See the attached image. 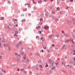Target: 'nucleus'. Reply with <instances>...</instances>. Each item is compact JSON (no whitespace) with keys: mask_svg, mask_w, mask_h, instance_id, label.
Instances as JSON below:
<instances>
[{"mask_svg":"<svg viewBox=\"0 0 75 75\" xmlns=\"http://www.w3.org/2000/svg\"><path fill=\"white\" fill-rule=\"evenodd\" d=\"M46 64L47 65V66H46L45 67H47V66H48V65L47 64V63H46Z\"/></svg>","mask_w":75,"mask_h":75,"instance_id":"nucleus-43","label":"nucleus"},{"mask_svg":"<svg viewBox=\"0 0 75 75\" xmlns=\"http://www.w3.org/2000/svg\"><path fill=\"white\" fill-rule=\"evenodd\" d=\"M26 62H29V60H28V59H26L25 63H26Z\"/></svg>","mask_w":75,"mask_h":75,"instance_id":"nucleus-9","label":"nucleus"},{"mask_svg":"<svg viewBox=\"0 0 75 75\" xmlns=\"http://www.w3.org/2000/svg\"><path fill=\"white\" fill-rule=\"evenodd\" d=\"M51 46L52 47H54L55 45H54V44H53V45H52Z\"/></svg>","mask_w":75,"mask_h":75,"instance_id":"nucleus-36","label":"nucleus"},{"mask_svg":"<svg viewBox=\"0 0 75 75\" xmlns=\"http://www.w3.org/2000/svg\"><path fill=\"white\" fill-rule=\"evenodd\" d=\"M47 52L49 53H50V52H51V51H50V50H47Z\"/></svg>","mask_w":75,"mask_h":75,"instance_id":"nucleus-27","label":"nucleus"},{"mask_svg":"<svg viewBox=\"0 0 75 75\" xmlns=\"http://www.w3.org/2000/svg\"><path fill=\"white\" fill-rule=\"evenodd\" d=\"M20 71H21V72H23L25 71H24V69H21Z\"/></svg>","mask_w":75,"mask_h":75,"instance_id":"nucleus-4","label":"nucleus"},{"mask_svg":"<svg viewBox=\"0 0 75 75\" xmlns=\"http://www.w3.org/2000/svg\"><path fill=\"white\" fill-rule=\"evenodd\" d=\"M25 57H23V59H26V58H27V57H26V55L25 54Z\"/></svg>","mask_w":75,"mask_h":75,"instance_id":"nucleus-13","label":"nucleus"},{"mask_svg":"<svg viewBox=\"0 0 75 75\" xmlns=\"http://www.w3.org/2000/svg\"><path fill=\"white\" fill-rule=\"evenodd\" d=\"M56 65H58V63H56Z\"/></svg>","mask_w":75,"mask_h":75,"instance_id":"nucleus-53","label":"nucleus"},{"mask_svg":"<svg viewBox=\"0 0 75 75\" xmlns=\"http://www.w3.org/2000/svg\"><path fill=\"white\" fill-rule=\"evenodd\" d=\"M39 38V36H37L36 37V38Z\"/></svg>","mask_w":75,"mask_h":75,"instance_id":"nucleus-37","label":"nucleus"},{"mask_svg":"<svg viewBox=\"0 0 75 75\" xmlns=\"http://www.w3.org/2000/svg\"><path fill=\"white\" fill-rule=\"evenodd\" d=\"M73 51H74L73 55H75V50H73Z\"/></svg>","mask_w":75,"mask_h":75,"instance_id":"nucleus-24","label":"nucleus"},{"mask_svg":"<svg viewBox=\"0 0 75 75\" xmlns=\"http://www.w3.org/2000/svg\"><path fill=\"white\" fill-rule=\"evenodd\" d=\"M74 61H75V58H74Z\"/></svg>","mask_w":75,"mask_h":75,"instance_id":"nucleus-64","label":"nucleus"},{"mask_svg":"<svg viewBox=\"0 0 75 75\" xmlns=\"http://www.w3.org/2000/svg\"><path fill=\"white\" fill-rule=\"evenodd\" d=\"M75 22V20L74 19H73V23H74Z\"/></svg>","mask_w":75,"mask_h":75,"instance_id":"nucleus-41","label":"nucleus"},{"mask_svg":"<svg viewBox=\"0 0 75 75\" xmlns=\"http://www.w3.org/2000/svg\"><path fill=\"white\" fill-rule=\"evenodd\" d=\"M4 17H1L0 20H4Z\"/></svg>","mask_w":75,"mask_h":75,"instance_id":"nucleus-10","label":"nucleus"},{"mask_svg":"<svg viewBox=\"0 0 75 75\" xmlns=\"http://www.w3.org/2000/svg\"><path fill=\"white\" fill-rule=\"evenodd\" d=\"M4 46L5 47H7V46H8V45H6L5 44H4Z\"/></svg>","mask_w":75,"mask_h":75,"instance_id":"nucleus-11","label":"nucleus"},{"mask_svg":"<svg viewBox=\"0 0 75 75\" xmlns=\"http://www.w3.org/2000/svg\"><path fill=\"white\" fill-rule=\"evenodd\" d=\"M33 2L34 3V4H36V3L35 2H34V0H33Z\"/></svg>","mask_w":75,"mask_h":75,"instance_id":"nucleus-38","label":"nucleus"},{"mask_svg":"<svg viewBox=\"0 0 75 75\" xmlns=\"http://www.w3.org/2000/svg\"><path fill=\"white\" fill-rule=\"evenodd\" d=\"M71 41H72L73 43H74V42H73V40H71Z\"/></svg>","mask_w":75,"mask_h":75,"instance_id":"nucleus-60","label":"nucleus"},{"mask_svg":"<svg viewBox=\"0 0 75 75\" xmlns=\"http://www.w3.org/2000/svg\"><path fill=\"white\" fill-rule=\"evenodd\" d=\"M40 21L41 22L42 21H43V19H42V18H41L40 19Z\"/></svg>","mask_w":75,"mask_h":75,"instance_id":"nucleus-20","label":"nucleus"},{"mask_svg":"<svg viewBox=\"0 0 75 75\" xmlns=\"http://www.w3.org/2000/svg\"><path fill=\"white\" fill-rule=\"evenodd\" d=\"M39 67H40V68H42V66H41V65L39 66Z\"/></svg>","mask_w":75,"mask_h":75,"instance_id":"nucleus-49","label":"nucleus"},{"mask_svg":"<svg viewBox=\"0 0 75 75\" xmlns=\"http://www.w3.org/2000/svg\"><path fill=\"white\" fill-rule=\"evenodd\" d=\"M17 71H20V69H18Z\"/></svg>","mask_w":75,"mask_h":75,"instance_id":"nucleus-47","label":"nucleus"},{"mask_svg":"<svg viewBox=\"0 0 75 75\" xmlns=\"http://www.w3.org/2000/svg\"><path fill=\"white\" fill-rule=\"evenodd\" d=\"M57 9L58 11H59V7L57 8Z\"/></svg>","mask_w":75,"mask_h":75,"instance_id":"nucleus-26","label":"nucleus"},{"mask_svg":"<svg viewBox=\"0 0 75 75\" xmlns=\"http://www.w3.org/2000/svg\"><path fill=\"white\" fill-rule=\"evenodd\" d=\"M42 62V61H41V60H40L39 61H38V62L39 63H41Z\"/></svg>","mask_w":75,"mask_h":75,"instance_id":"nucleus-25","label":"nucleus"},{"mask_svg":"<svg viewBox=\"0 0 75 75\" xmlns=\"http://www.w3.org/2000/svg\"><path fill=\"white\" fill-rule=\"evenodd\" d=\"M1 54L3 55V54H4V53H3V52H1Z\"/></svg>","mask_w":75,"mask_h":75,"instance_id":"nucleus-51","label":"nucleus"},{"mask_svg":"<svg viewBox=\"0 0 75 75\" xmlns=\"http://www.w3.org/2000/svg\"><path fill=\"white\" fill-rule=\"evenodd\" d=\"M15 55H17L18 57H21L20 55H19V54L18 55L17 53H15Z\"/></svg>","mask_w":75,"mask_h":75,"instance_id":"nucleus-6","label":"nucleus"},{"mask_svg":"<svg viewBox=\"0 0 75 75\" xmlns=\"http://www.w3.org/2000/svg\"><path fill=\"white\" fill-rule=\"evenodd\" d=\"M21 42H20L18 44L16 45V47H18V46H20V45H21Z\"/></svg>","mask_w":75,"mask_h":75,"instance_id":"nucleus-1","label":"nucleus"},{"mask_svg":"<svg viewBox=\"0 0 75 75\" xmlns=\"http://www.w3.org/2000/svg\"><path fill=\"white\" fill-rule=\"evenodd\" d=\"M43 38H42V37L40 39V40H42Z\"/></svg>","mask_w":75,"mask_h":75,"instance_id":"nucleus-56","label":"nucleus"},{"mask_svg":"<svg viewBox=\"0 0 75 75\" xmlns=\"http://www.w3.org/2000/svg\"><path fill=\"white\" fill-rule=\"evenodd\" d=\"M16 36V37H17V35L16 34H15L14 35V37H15Z\"/></svg>","mask_w":75,"mask_h":75,"instance_id":"nucleus-18","label":"nucleus"},{"mask_svg":"<svg viewBox=\"0 0 75 75\" xmlns=\"http://www.w3.org/2000/svg\"><path fill=\"white\" fill-rule=\"evenodd\" d=\"M69 41V40H66L65 42H68Z\"/></svg>","mask_w":75,"mask_h":75,"instance_id":"nucleus-34","label":"nucleus"},{"mask_svg":"<svg viewBox=\"0 0 75 75\" xmlns=\"http://www.w3.org/2000/svg\"><path fill=\"white\" fill-rule=\"evenodd\" d=\"M52 36H53V35H49V37L50 38H51L52 37Z\"/></svg>","mask_w":75,"mask_h":75,"instance_id":"nucleus-21","label":"nucleus"},{"mask_svg":"<svg viewBox=\"0 0 75 75\" xmlns=\"http://www.w3.org/2000/svg\"><path fill=\"white\" fill-rule=\"evenodd\" d=\"M23 73L25 74V75H26L27 74V71H24Z\"/></svg>","mask_w":75,"mask_h":75,"instance_id":"nucleus-14","label":"nucleus"},{"mask_svg":"<svg viewBox=\"0 0 75 75\" xmlns=\"http://www.w3.org/2000/svg\"><path fill=\"white\" fill-rule=\"evenodd\" d=\"M15 33L16 34H18V30H16V31H15Z\"/></svg>","mask_w":75,"mask_h":75,"instance_id":"nucleus-19","label":"nucleus"},{"mask_svg":"<svg viewBox=\"0 0 75 75\" xmlns=\"http://www.w3.org/2000/svg\"><path fill=\"white\" fill-rule=\"evenodd\" d=\"M74 65H75V63H74Z\"/></svg>","mask_w":75,"mask_h":75,"instance_id":"nucleus-63","label":"nucleus"},{"mask_svg":"<svg viewBox=\"0 0 75 75\" xmlns=\"http://www.w3.org/2000/svg\"><path fill=\"white\" fill-rule=\"evenodd\" d=\"M17 62H20V59H17Z\"/></svg>","mask_w":75,"mask_h":75,"instance_id":"nucleus-16","label":"nucleus"},{"mask_svg":"<svg viewBox=\"0 0 75 75\" xmlns=\"http://www.w3.org/2000/svg\"><path fill=\"white\" fill-rule=\"evenodd\" d=\"M26 21V20H25V19H24L22 21V23H24V22Z\"/></svg>","mask_w":75,"mask_h":75,"instance_id":"nucleus-12","label":"nucleus"},{"mask_svg":"<svg viewBox=\"0 0 75 75\" xmlns=\"http://www.w3.org/2000/svg\"><path fill=\"white\" fill-rule=\"evenodd\" d=\"M46 17H48V14H46Z\"/></svg>","mask_w":75,"mask_h":75,"instance_id":"nucleus-35","label":"nucleus"},{"mask_svg":"<svg viewBox=\"0 0 75 75\" xmlns=\"http://www.w3.org/2000/svg\"><path fill=\"white\" fill-rule=\"evenodd\" d=\"M70 1H73V0H70Z\"/></svg>","mask_w":75,"mask_h":75,"instance_id":"nucleus-58","label":"nucleus"},{"mask_svg":"<svg viewBox=\"0 0 75 75\" xmlns=\"http://www.w3.org/2000/svg\"><path fill=\"white\" fill-rule=\"evenodd\" d=\"M73 24L74 25L75 24V22H74L73 23Z\"/></svg>","mask_w":75,"mask_h":75,"instance_id":"nucleus-52","label":"nucleus"},{"mask_svg":"<svg viewBox=\"0 0 75 75\" xmlns=\"http://www.w3.org/2000/svg\"><path fill=\"white\" fill-rule=\"evenodd\" d=\"M3 1H5V0H2Z\"/></svg>","mask_w":75,"mask_h":75,"instance_id":"nucleus-62","label":"nucleus"},{"mask_svg":"<svg viewBox=\"0 0 75 75\" xmlns=\"http://www.w3.org/2000/svg\"><path fill=\"white\" fill-rule=\"evenodd\" d=\"M47 1H48V0H44V1H45V2H47Z\"/></svg>","mask_w":75,"mask_h":75,"instance_id":"nucleus-39","label":"nucleus"},{"mask_svg":"<svg viewBox=\"0 0 75 75\" xmlns=\"http://www.w3.org/2000/svg\"><path fill=\"white\" fill-rule=\"evenodd\" d=\"M56 37H57V38H59V35H57L56 36Z\"/></svg>","mask_w":75,"mask_h":75,"instance_id":"nucleus-22","label":"nucleus"},{"mask_svg":"<svg viewBox=\"0 0 75 75\" xmlns=\"http://www.w3.org/2000/svg\"><path fill=\"white\" fill-rule=\"evenodd\" d=\"M34 9H35V10H36L37 8H34Z\"/></svg>","mask_w":75,"mask_h":75,"instance_id":"nucleus-57","label":"nucleus"},{"mask_svg":"<svg viewBox=\"0 0 75 75\" xmlns=\"http://www.w3.org/2000/svg\"><path fill=\"white\" fill-rule=\"evenodd\" d=\"M42 53L44 52V50H42Z\"/></svg>","mask_w":75,"mask_h":75,"instance_id":"nucleus-55","label":"nucleus"},{"mask_svg":"<svg viewBox=\"0 0 75 75\" xmlns=\"http://www.w3.org/2000/svg\"><path fill=\"white\" fill-rule=\"evenodd\" d=\"M2 47L1 45V43L0 42V48H1Z\"/></svg>","mask_w":75,"mask_h":75,"instance_id":"nucleus-40","label":"nucleus"},{"mask_svg":"<svg viewBox=\"0 0 75 75\" xmlns=\"http://www.w3.org/2000/svg\"><path fill=\"white\" fill-rule=\"evenodd\" d=\"M43 31V30H42V31H39V32H40L39 33H40V34H41V33H42L41 32H42Z\"/></svg>","mask_w":75,"mask_h":75,"instance_id":"nucleus-30","label":"nucleus"},{"mask_svg":"<svg viewBox=\"0 0 75 75\" xmlns=\"http://www.w3.org/2000/svg\"><path fill=\"white\" fill-rule=\"evenodd\" d=\"M27 10V8H25L23 9V11H26Z\"/></svg>","mask_w":75,"mask_h":75,"instance_id":"nucleus-5","label":"nucleus"},{"mask_svg":"<svg viewBox=\"0 0 75 75\" xmlns=\"http://www.w3.org/2000/svg\"><path fill=\"white\" fill-rule=\"evenodd\" d=\"M64 48V47H62V49H63Z\"/></svg>","mask_w":75,"mask_h":75,"instance_id":"nucleus-45","label":"nucleus"},{"mask_svg":"<svg viewBox=\"0 0 75 75\" xmlns=\"http://www.w3.org/2000/svg\"><path fill=\"white\" fill-rule=\"evenodd\" d=\"M55 20L56 21H59L58 19L57 18H55Z\"/></svg>","mask_w":75,"mask_h":75,"instance_id":"nucleus-15","label":"nucleus"},{"mask_svg":"<svg viewBox=\"0 0 75 75\" xmlns=\"http://www.w3.org/2000/svg\"><path fill=\"white\" fill-rule=\"evenodd\" d=\"M69 8V7L68 6L67 8H66L65 9L66 10H68V8Z\"/></svg>","mask_w":75,"mask_h":75,"instance_id":"nucleus-32","label":"nucleus"},{"mask_svg":"<svg viewBox=\"0 0 75 75\" xmlns=\"http://www.w3.org/2000/svg\"><path fill=\"white\" fill-rule=\"evenodd\" d=\"M28 16H31V14L30 13H29L28 14Z\"/></svg>","mask_w":75,"mask_h":75,"instance_id":"nucleus-54","label":"nucleus"},{"mask_svg":"<svg viewBox=\"0 0 75 75\" xmlns=\"http://www.w3.org/2000/svg\"><path fill=\"white\" fill-rule=\"evenodd\" d=\"M3 73H0V75H3Z\"/></svg>","mask_w":75,"mask_h":75,"instance_id":"nucleus-46","label":"nucleus"},{"mask_svg":"<svg viewBox=\"0 0 75 75\" xmlns=\"http://www.w3.org/2000/svg\"><path fill=\"white\" fill-rule=\"evenodd\" d=\"M67 23H68V24H71V23H72V22H71V21H67Z\"/></svg>","mask_w":75,"mask_h":75,"instance_id":"nucleus-7","label":"nucleus"},{"mask_svg":"<svg viewBox=\"0 0 75 75\" xmlns=\"http://www.w3.org/2000/svg\"><path fill=\"white\" fill-rule=\"evenodd\" d=\"M38 28H38H41V27H40V26L36 27V28Z\"/></svg>","mask_w":75,"mask_h":75,"instance_id":"nucleus-28","label":"nucleus"},{"mask_svg":"<svg viewBox=\"0 0 75 75\" xmlns=\"http://www.w3.org/2000/svg\"><path fill=\"white\" fill-rule=\"evenodd\" d=\"M62 34H64V31H62Z\"/></svg>","mask_w":75,"mask_h":75,"instance_id":"nucleus-42","label":"nucleus"},{"mask_svg":"<svg viewBox=\"0 0 75 75\" xmlns=\"http://www.w3.org/2000/svg\"><path fill=\"white\" fill-rule=\"evenodd\" d=\"M65 64H66V62L65 61H63L62 62V65H64V66H65Z\"/></svg>","mask_w":75,"mask_h":75,"instance_id":"nucleus-3","label":"nucleus"},{"mask_svg":"<svg viewBox=\"0 0 75 75\" xmlns=\"http://www.w3.org/2000/svg\"><path fill=\"white\" fill-rule=\"evenodd\" d=\"M42 2V1H41V0H40V1L38 2V3H41Z\"/></svg>","mask_w":75,"mask_h":75,"instance_id":"nucleus-23","label":"nucleus"},{"mask_svg":"<svg viewBox=\"0 0 75 75\" xmlns=\"http://www.w3.org/2000/svg\"><path fill=\"white\" fill-rule=\"evenodd\" d=\"M16 25V27H18V25L16 24V25Z\"/></svg>","mask_w":75,"mask_h":75,"instance_id":"nucleus-50","label":"nucleus"},{"mask_svg":"<svg viewBox=\"0 0 75 75\" xmlns=\"http://www.w3.org/2000/svg\"><path fill=\"white\" fill-rule=\"evenodd\" d=\"M27 5H28V7H30V6H29V4H25V6H27Z\"/></svg>","mask_w":75,"mask_h":75,"instance_id":"nucleus-17","label":"nucleus"},{"mask_svg":"<svg viewBox=\"0 0 75 75\" xmlns=\"http://www.w3.org/2000/svg\"><path fill=\"white\" fill-rule=\"evenodd\" d=\"M55 67H52V70L54 69H55Z\"/></svg>","mask_w":75,"mask_h":75,"instance_id":"nucleus-33","label":"nucleus"},{"mask_svg":"<svg viewBox=\"0 0 75 75\" xmlns=\"http://www.w3.org/2000/svg\"><path fill=\"white\" fill-rule=\"evenodd\" d=\"M52 14H55V12L52 11Z\"/></svg>","mask_w":75,"mask_h":75,"instance_id":"nucleus-31","label":"nucleus"},{"mask_svg":"<svg viewBox=\"0 0 75 75\" xmlns=\"http://www.w3.org/2000/svg\"><path fill=\"white\" fill-rule=\"evenodd\" d=\"M13 20V21H18V20L15 19H14Z\"/></svg>","mask_w":75,"mask_h":75,"instance_id":"nucleus-29","label":"nucleus"},{"mask_svg":"<svg viewBox=\"0 0 75 75\" xmlns=\"http://www.w3.org/2000/svg\"><path fill=\"white\" fill-rule=\"evenodd\" d=\"M2 58V56H0V59Z\"/></svg>","mask_w":75,"mask_h":75,"instance_id":"nucleus-48","label":"nucleus"},{"mask_svg":"<svg viewBox=\"0 0 75 75\" xmlns=\"http://www.w3.org/2000/svg\"><path fill=\"white\" fill-rule=\"evenodd\" d=\"M2 40H4V39L2 38V39H0V41H1L2 42H4V41H2Z\"/></svg>","mask_w":75,"mask_h":75,"instance_id":"nucleus-8","label":"nucleus"},{"mask_svg":"<svg viewBox=\"0 0 75 75\" xmlns=\"http://www.w3.org/2000/svg\"><path fill=\"white\" fill-rule=\"evenodd\" d=\"M51 1H53V0H50Z\"/></svg>","mask_w":75,"mask_h":75,"instance_id":"nucleus-59","label":"nucleus"},{"mask_svg":"<svg viewBox=\"0 0 75 75\" xmlns=\"http://www.w3.org/2000/svg\"><path fill=\"white\" fill-rule=\"evenodd\" d=\"M10 1H8V3H10Z\"/></svg>","mask_w":75,"mask_h":75,"instance_id":"nucleus-61","label":"nucleus"},{"mask_svg":"<svg viewBox=\"0 0 75 75\" xmlns=\"http://www.w3.org/2000/svg\"><path fill=\"white\" fill-rule=\"evenodd\" d=\"M45 30H47L49 28V27L47 26H45Z\"/></svg>","mask_w":75,"mask_h":75,"instance_id":"nucleus-2","label":"nucleus"},{"mask_svg":"<svg viewBox=\"0 0 75 75\" xmlns=\"http://www.w3.org/2000/svg\"><path fill=\"white\" fill-rule=\"evenodd\" d=\"M36 55L38 56V55H39L40 54H38V53H37Z\"/></svg>","mask_w":75,"mask_h":75,"instance_id":"nucleus-44","label":"nucleus"}]
</instances>
